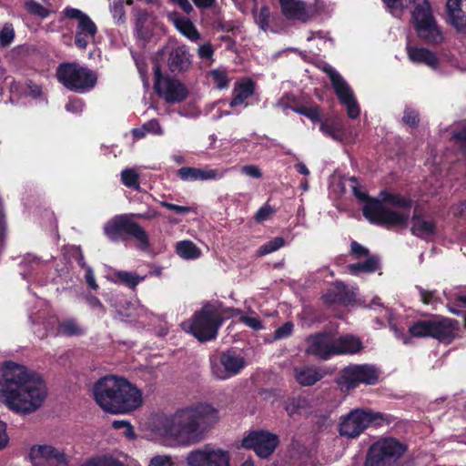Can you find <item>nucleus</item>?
Returning <instances> with one entry per match:
<instances>
[{
	"label": "nucleus",
	"mask_w": 466,
	"mask_h": 466,
	"mask_svg": "<svg viewBox=\"0 0 466 466\" xmlns=\"http://www.w3.org/2000/svg\"><path fill=\"white\" fill-rule=\"evenodd\" d=\"M46 382L34 370L14 361L0 369V401L11 411L28 415L39 410L46 400Z\"/></svg>",
	"instance_id": "1"
},
{
	"label": "nucleus",
	"mask_w": 466,
	"mask_h": 466,
	"mask_svg": "<svg viewBox=\"0 0 466 466\" xmlns=\"http://www.w3.org/2000/svg\"><path fill=\"white\" fill-rule=\"evenodd\" d=\"M219 420V412L213 405L199 402L177 410L165 421V431L183 445L203 441Z\"/></svg>",
	"instance_id": "2"
},
{
	"label": "nucleus",
	"mask_w": 466,
	"mask_h": 466,
	"mask_svg": "<svg viewBox=\"0 0 466 466\" xmlns=\"http://www.w3.org/2000/svg\"><path fill=\"white\" fill-rule=\"evenodd\" d=\"M93 395L96 404L111 414L132 412L143 403L142 391L127 379L115 375L100 378L94 384Z\"/></svg>",
	"instance_id": "3"
},
{
	"label": "nucleus",
	"mask_w": 466,
	"mask_h": 466,
	"mask_svg": "<svg viewBox=\"0 0 466 466\" xmlns=\"http://www.w3.org/2000/svg\"><path fill=\"white\" fill-rule=\"evenodd\" d=\"M380 198L370 199L362 208L365 218L371 224L387 229L406 228L410 219L411 198L388 190L380 192Z\"/></svg>",
	"instance_id": "4"
},
{
	"label": "nucleus",
	"mask_w": 466,
	"mask_h": 466,
	"mask_svg": "<svg viewBox=\"0 0 466 466\" xmlns=\"http://www.w3.org/2000/svg\"><path fill=\"white\" fill-rule=\"evenodd\" d=\"M238 311L233 308H228L223 313ZM225 321V318L218 307L207 302L202 308L193 314L189 330L199 341L205 342L217 338L218 329Z\"/></svg>",
	"instance_id": "5"
},
{
	"label": "nucleus",
	"mask_w": 466,
	"mask_h": 466,
	"mask_svg": "<svg viewBox=\"0 0 466 466\" xmlns=\"http://www.w3.org/2000/svg\"><path fill=\"white\" fill-rule=\"evenodd\" d=\"M458 329V320L436 314L414 321L409 327V334L412 338H432L440 342L451 343Z\"/></svg>",
	"instance_id": "6"
},
{
	"label": "nucleus",
	"mask_w": 466,
	"mask_h": 466,
	"mask_svg": "<svg viewBox=\"0 0 466 466\" xmlns=\"http://www.w3.org/2000/svg\"><path fill=\"white\" fill-rule=\"evenodd\" d=\"M396 418L390 414L374 412L363 409H354L341 418L339 432L347 438L360 436L368 427L390 425Z\"/></svg>",
	"instance_id": "7"
},
{
	"label": "nucleus",
	"mask_w": 466,
	"mask_h": 466,
	"mask_svg": "<svg viewBox=\"0 0 466 466\" xmlns=\"http://www.w3.org/2000/svg\"><path fill=\"white\" fill-rule=\"evenodd\" d=\"M130 215H116L104 227L105 235L113 242L126 241L133 238L137 242V248L143 251L150 247L149 238L146 230Z\"/></svg>",
	"instance_id": "8"
},
{
	"label": "nucleus",
	"mask_w": 466,
	"mask_h": 466,
	"mask_svg": "<svg viewBox=\"0 0 466 466\" xmlns=\"http://www.w3.org/2000/svg\"><path fill=\"white\" fill-rule=\"evenodd\" d=\"M56 78L67 90L78 94L91 91L97 83L96 73L76 62L60 64Z\"/></svg>",
	"instance_id": "9"
},
{
	"label": "nucleus",
	"mask_w": 466,
	"mask_h": 466,
	"mask_svg": "<svg viewBox=\"0 0 466 466\" xmlns=\"http://www.w3.org/2000/svg\"><path fill=\"white\" fill-rule=\"evenodd\" d=\"M414 5L411 21L418 37L426 44L437 45L443 36L439 29L429 0H409Z\"/></svg>",
	"instance_id": "10"
},
{
	"label": "nucleus",
	"mask_w": 466,
	"mask_h": 466,
	"mask_svg": "<svg viewBox=\"0 0 466 466\" xmlns=\"http://www.w3.org/2000/svg\"><path fill=\"white\" fill-rule=\"evenodd\" d=\"M406 451L407 446L395 438L381 439L370 447L364 466H400Z\"/></svg>",
	"instance_id": "11"
},
{
	"label": "nucleus",
	"mask_w": 466,
	"mask_h": 466,
	"mask_svg": "<svg viewBox=\"0 0 466 466\" xmlns=\"http://www.w3.org/2000/svg\"><path fill=\"white\" fill-rule=\"evenodd\" d=\"M380 380V370L371 364H351L345 367L336 382L341 390L349 391L360 384L375 385Z\"/></svg>",
	"instance_id": "12"
},
{
	"label": "nucleus",
	"mask_w": 466,
	"mask_h": 466,
	"mask_svg": "<svg viewBox=\"0 0 466 466\" xmlns=\"http://www.w3.org/2000/svg\"><path fill=\"white\" fill-rule=\"evenodd\" d=\"M280 443L279 435L267 430L250 431L241 441V446L260 459L269 458Z\"/></svg>",
	"instance_id": "13"
},
{
	"label": "nucleus",
	"mask_w": 466,
	"mask_h": 466,
	"mask_svg": "<svg viewBox=\"0 0 466 466\" xmlns=\"http://www.w3.org/2000/svg\"><path fill=\"white\" fill-rule=\"evenodd\" d=\"M153 70L154 89L160 97L167 103H180L187 97L188 92L186 86L177 79L164 76L157 62L154 64Z\"/></svg>",
	"instance_id": "14"
},
{
	"label": "nucleus",
	"mask_w": 466,
	"mask_h": 466,
	"mask_svg": "<svg viewBox=\"0 0 466 466\" xmlns=\"http://www.w3.org/2000/svg\"><path fill=\"white\" fill-rule=\"evenodd\" d=\"M245 365L244 357L233 350L223 351L218 357L210 359V368L213 376L222 380L238 375Z\"/></svg>",
	"instance_id": "15"
},
{
	"label": "nucleus",
	"mask_w": 466,
	"mask_h": 466,
	"mask_svg": "<svg viewBox=\"0 0 466 466\" xmlns=\"http://www.w3.org/2000/svg\"><path fill=\"white\" fill-rule=\"evenodd\" d=\"M187 466H230V454L228 451L205 445L191 451L186 458Z\"/></svg>",
	"instance_id": "16"
},
{
	"label": "nucleus",
	"mask_w": 466,
	"mask_h": 466,
	"mask_svg": "<svg viewBox=\"0 0 466 466\" xmlns=\"http://www.w3.org/2000/svg\"><path fill=\"white\" fill-rule=\"evenodd\" d=\"M305 352L320 360H329L337 356L335 348V336L330 331L322 330L309 335L306 338Z\"/></svg>",
	"instance_id": "17"
},
{
	"label": "nucleus",
	"mask_w": 466,
	"mask_h": 466,
	"mask_svg": "<svg viewBox=\"0 0 466 466\" xmlns=\"http://www.w3.org/2000/svg\"><path fill=\"white\" fill-rule=\"evenodd\" d=\"M325 72L330 79L338 99L346 106L348 116L351 119L359 117L360 109L349 84L336 70L329 68Z\"/></svg>",
	"instance_id": "18"
},
{
	"label": "nucleus",
	"mask_w": 466,
	"mask_h": 466,
	"mask_svg": "<svg viewBox=\"0 0 466 466\" xmlns=\"http://www.w3.org/2000/svg\"><path fill=\"white\" fill-rule=\"evenodd\" d=\"M63 13L66 18L78 21L75 35V45L80 49H86L88 45V38H94L97 33L96 25L86 14L77 8L67 6Z\"/></svg>",
	"instance_id": "19"
},
{
	"label": "nucleus",
	"mask_w": 466,
	"mask_h": 466,
	"mask_svg": "<svg viewBox=\"0 0 466 466\" xmlns=\"http://www.w3.org/2000/svg\"><path fill=\"white\" fill-rule=\"evenodd\" d=\"M29 457L35 466H66L68 464L64 451L50 445L33 446Z\"/></svg>",
	"instance_id": "20"
},
{
	"label": "nucleus",
	"mask_w": 466,
	"mask_h": 466,
	"mask_svg": "<svg viewBox=\"0 0 466 466\" xmlns=\"http://www.w3.org/2000/svg\"><path fill=\"white\" fill-rule=\"evenodd\" d=\"M177 177L183 181L218 180L223 177V172L218 169L183 167L177 169Z\"/></svg>",
	"instance_id": "21"
},
{
	"label": "nucleus",
	"mask_w": 466,
	"mask_h": 466,
	"mask_svg": "<svg viewBox=\"0 0 466 466\" xmlns=\"http://www.w3.org/2000/svg\"><path fill=\"white\" fill-rule=\"evenodd\" d=\"M191 56L186 46L173 48L167 58V66L171 73L177 74L187 71L191 66Z\"/></svg>",
	"instance_id": "22"
},
{
	"label": "nucleus",
	"mask_w": 466,
	"mask_h": 466,
	"mask_svg": "<svg viewBox=\"0 0 466 466\" xmlns=\"http://www.w3.org/2000/svg\"><path fill=\"white\" fill-rule=\"evenodd\" d=\"M282 15L289 20H298L306 23L310 15L306 5L301 0H279Z\"/></svg>",
	"instance_id": "23"
},
{
	"label": "nucleus",
	"mask_w": 466,
	"mask_h": 466,
	"mask_svg": "<svg viewBox=\"0 0 466 466\" xmlns=\"http://www.w3.org/2000/svg\"><path fill=\"white\" fill-rule=\"evenodd\" d=\"M411 223L412 226L410 228V232L413 236L419 238L427 239L437 233V225L435 220L425 219L424 216L418 213L417 210L412 214Z\"/></svg>",
	"instance_id": "24"
},
{
	"label": "nucleus",
	"mask_w": 466,
	"mask_h": 466,
	"mask_svg": "<svg viewBox=\"0 0 466 466\" xmlns=\"http://www.w3.org/2000/svg\"><path fill=\"white\" fill-rule=\"evenodd\" d=\"M325 374L326 373L322 369L314 365H305L294 368L295 380L303 387L315 385L324 378Z\"/></svg>",
	"instance_id": "25"
},
{
	"label": "nucleus",
	"mask_w": 466,
	"mask_h": 466,
	"mask_svg": "<svg viewBox=\"0 0 466 466\" xmlns=\"http://www.w3.org/2000/svg\"><path fill=\"white\" fill-rule=\"evenodd\" d=\"M446 11L454 27L458 30L466 28V0H447Z\"/></svg>",
	"instance_id": "26"
},
{
	"label": "nucleus",
	"mask_w": 466,
	"mask_h": 466,
	"mask_svg": "<svg viewBox=\"0 0 466 466\" xmlns=\"http://www.w3.org/2000/svg\"><path fill=\"white\" fill-rule=\"evenodd\" d=\"M334 342L337 356L357 354L364 348L360 339L352 334H345L337 338L335 337Z\"/></svg>",
	"instance_id": "27"
},
{
	"label": "nucleus",
	"mask_w": 466,
	"mask_h": 466,
	"mask_svg": "<svg viewBox=\"0 0 466 466\" xmlns=\"http://www.w3.org/2000/svg\"><path fill=\"white\" fill-rule=\"evenodd\" d=\"M322 300L326 305H347L352 300V294L343 282L337 281L332 289H329L322 295Z\"/></svg>",
	"instance_id": "28"
},
{
	"label": "nucleus",
	"mask_w": 466,
	"mask_h": 466,
	"mask_svg": "<svg viewBox=\"0 0 466 466\" xmlns=\"http://www.w3.org/2000/svg\"><path fill=\"white\" fill-rule=\"evenodd\" d=\"M407 54L412 63L424 64L431 68L439 66L436 54L427 48L407 46Z\"/></svg>",
	"instance_id": "29"
},
{
	"label": "nucleus",
	"mask_w": 466,
	"mask_h": 466,
	"mask_svg": "<svg viewBox=\"0 0 466 466\" xmlns=\"http://www.w3.org/2000/svg\"><path fill=\"white\" fill-rule=\"evenodd\" d=\"M255 86V82L250 78L238 83L233 89V97L229 103L230 107H236L244 104L248 98L253 96Z\"/></svg>",
	"instance_id": "30"
},
{
	"label": "nucleus",
	"mask_w": 466,
	"mask_h": 466,
	"mask_svg": "<svg viewBox=\"0 0 466 466\" xmlns=\"http://www.w3.org/2000/svg\"><path fill=\"white\" fill-rule=\"evenodd\" d=\"M173 23L176 28L186 37L191 41H198L200 34L197 30L195 25L188 18L174 14Z\"/></svg>",
	"instance_id": "31"
},
{
	"label": "nucleus",
	"mask_w": 466,
	"mask_h": 466,
	"mask_svg": "<svg viewBox=\"0 0 466 466\" xmlns=\"http://www.w3.org/2000/svg\"><path fill=\"white\" fill-rule=\"evenodd\" d=\"M319 129L326 137L339 139L343 130L342 121L340 117L335 116L327 117L323 121H320Z\"/></svg>",
	"instance_id": "32"
},
{
	"label": "nucleus",
	"mask_w": 466,
	"mask_h": 466,
	"mask_svg": "<svg viewBox=\"0 0 466 466\" xmlns=\"http://www.w3.org/2000/svg\"><path fill=\"white\" fill-rule=\"evenodd\" d=\"M380 268V260L376 256H370L363 262L350 264L348 270L350 274L358 276L361 272L373 273Z\"/></svg>",
	"instance_id": "33"
},
{
	"label": "nucleus",
	"mask_w": 466,
	"mask_h": 466,
	"mask_svg": "<svg viewBox=\"0 0 466 466\" xmlns=\"http://www.w3.org/2000/svg\"><path fill=\"white\" fill-rule=\"evenodd\" d=\"M309 406V403L307 398L300 395L289 397L284 401V409L290 417L300 415Z\"/></svg>",
	"instance_id": "34"
},
{
	"label": "nucleus",
	"mask_w": 466,
	"mask_h": 466,
	"mask_svg": "<svg viewBox=\"0 0 466 466\" xmlns=\"http://www.w3.org/2000/svg\"><path fill=\"white\" fill-rule=\"evenodd\" d=\"M57 334L66 337L80 336L84 334V329L78 325L75 319H67L63 321H58Z\"/></svg>",
	"instance_id": "35"
},
{
	"label": "nucleus",
	"mask_w": 466,
	"mask_h": 466,
	"mask_svg": "<svg viewBox=\"0 0 466 466\" xmlns=\"http://www.w3.org/2000/svg\"><path fill=\"white\" fill-rule=\"evenodd\" d=\"M285 108H289L293 112L298 113L299 115L305 116L313 123L321 121L320 108L319 106H291L289 104L284 105Z\"/></svg>",
	"instance_id": "36"
},
{
	"label": "nucleus",
	"mask_w": 466,
	"mask_h": 466,
	"mask_svg": "<svg viewBox=\"0 0 466 466\" xmlns=\"http://www.w3.org/2000/svg\"><path fill=\"white\" fill-rule=\"evenodd\" d=\"M177 253L186 259H194L199 257L198 248L190 240H183L177 243Z\"/></svg>",
	"instance_id": "37"
},
{
	"label": "nucleus",
	"mask_w": 466,
	"mask_h": 466,
	"mask_svg": "<svg viewBox=\"0 0 466 466\" xmlns=\"http://www.w3.org/2000/svg\"><path fill=\"white\" fill-rule=\"evenodd\" d=\"M285 245V239L282 237H276L272 239L267 241L262 246L258 248L257 250V255L258 257L266 256L272 252L279 250Z\"/></svg>",
	"instance_id": "38"
},
{
	"label": "nucleus",
	"mask_w": 466,
	"mask_h": 466,
	"mask_svg": "<svg viewBox=\"0 0 466 466\" xmlns=\"http://www.w3.org/2000/svg\"><path fill=\"white\" fill-rule=\"evenodd\" d=\"M82 466H123V464L111 456L104 455L91 458Z\"/></svg>",
	"instance_id": "39"
},
{
	"label": "nucleus",
	"mask_w": 466,
	"mask_h": 466,
	"mask_svg": "<svg viewBox=\"0 0 466 466\" xmlns=\"http://www.w3.org/2000/svg\"><path fill=\"white\" fill-rule=\"evenodd\" d=\"M139 176L132 168H126L121 172L122 183L130 188H137L139 187Z\"/></svg>",
	"instance_id": "40"
},
{
	"label": "nucleus",
	"mask_w": 466,
	"mask_h": 466,
	"mask_svg": "<svg viewBox=\"0 0 466 466\" xmlns=\"http://www.w3.org/2000/svg\"><path fill=\"white\" fill-rule=\"evenodd\" d=\"M116 277L120 282L131 289H135L140 280L143 279V278H139L137 275L128 271H118L116 273Z\"/></svg>",
	"instance_id": "41"
},
{
	"label": "nucleus",
	"mask_w": 466,
	"mask_h": 466,
	"mask_svg": "<svg viewBox=\"0 0 466 466\" xmlns=\"http://www.w3.org/2000/svg\"><path fill=\"white\" fill-rule=\"evenodd\" d=\"M25 5L28 13L43 19L48 17L50 15V11L48 9L35 0L26 1Z\"/></svg>",
	"instance_id": "42"
},
{
	"label": "nucleus",
	"mask_w": 466,
	"mask_h": 466,
	"mask_svg": "<svg viewBox=\"0 0 466 466\" xmlns=\"http://www.w3.org/2000/svg\"><path fill=\"white\" fill-rule=\"evenodd\" d=\"M277 213V208L266 202L255 214L254 219L257 223H263Z\"/></svg>",
	"instance_id": "43"
},
{
	"label": "nucleus",
	"mask_w": 466,
	"mask_h": 466,
	"mask_svg": "<svg viewBox=\"0 0 466 466\" xmlns=\"http://www.w3.org/2000/svg\"><path fill=\"white\" fill-rule=\"evenodd\" d=\"M451 138L459 145V148L462 155L466 157V126L453 130Z\"/></svg>",
	"instance_id": "44"
},
{
	"label": "nucleus",
	"mask_w": 466,
	"mask_h": 466,
	"mask_svg": "<svg viewBox=\"0 0 466 466\" xmlns=\"http://www.w3.org/2000/svg\"><path fill=\"white\" fill-rule=\"evenodd\" d=\"M402 122L411 128H415L420 124V115L413 108H406L403 112Z\"/></svg>",
	"instance_id": "45"
},
{
	"label": "nucleus",
	"mask_w": 466,
	"mask_h": 466,
	"mask_svg": "<svg viewBox=\"0 0 466 466\" xmlns=\"http://www.w3.org/2000/svg\"><path fill=\"white\" fill-rule=\"evenodd\" d=\"M270 9L268 5L260 7L258 15L256 18L257 24L263 31H267L269 26Z\"/></svg>",
	"instance_id": "46"
},
{
	"label": "nucleus",
	"mask_w": 466,
	"mask_h": 466,
	"mask_svg": "<svg viewBox=\"0 0 466 466\" xmlns=\"http://www.w3.org/2000/svg\"><path fill=\"white\" fill-rule=\"evenodd\" d=\"M112 427L116 430L123 429V434L129 439H133L136 436L134 428L128 420H114L112 422Z\"/></svg>",
	"instance_id": "47"
},
{
	"label": "nucleus",
	"mask_w": 466,
	"mask_h": 466,
	"mask_svg": "<svg viewBox=\"0 0 466 466\" xmlns=\"http://www.w3.org/2000/svg\"><path fill=\"white\" fill-rule=\"evenodd\" d=\"M15 38V31L11 25H5L0 32V46H8Z\"/></svg>",
	"instance_id": "48"
},
{
	"label": "nucleus",
	"mask_w": 466,
	"mask_h": 466,
	"mask_svg": "<svg viewBox=\"0 0 466 466\" xmlns=\"http://www.w3.org/2000/svg\"><path fill=\"white\" fill-rule=\"evenodd\" d=\"M350 181L353 182L354 184L351 186L352 187V192H353V195L355 196V198L360 201V202H365L364 205L368 204V202L372 199L373 198H370L368 193L364 190H362L360 187H359V183H358V179L355 177H352L350 178Z\"/></svg>",
	"instance_id": "49"
},
{
	"label": "nucleus",
	"mask_w": 466,
	"mask_h": 466,
	"mask_svg": "<svg viewBox=\"0 0 466 466\" xmlns=\"http://www.w3.org/2000/svg\"><path fill=\"white\" fill-rule=\"evenodd\" d=\"M420 300L425 305H431L438 301L437 292L436 290H426L421 287H417Z\"/></svg>",
	"instance_id": "50"
},
{
	"label": "nucleus",
	"mask_w": 466,
	"mask_h": 466,
	"mask_svg": "<svg viewBox=\"0 0 466 466\" xmlns=\"http://www.w3.org/2000/svg\"><path fill=\"white\" fill-rule=\"evenodd\" d=\"M293 323L290 321L285 322L283 325L279 327L274 332V338L280 339L288 338L293 331Z\"/></svg>",
	"instance_id": "51"
},
{
	"label": "nucleus",
	"mask_w": 466,
	"mask_h": 466,
	"mask_svg": "<svg viewBox=\"0 0 466 466\" xmlns=\"http://www.w3.org/2000/svg\"><path fill=\"white\" fill-rule=\"evenodd\" d=\"M350 252L356 258L370 255V250L355 240L350 243Z\"/></svg>",
	"instance_id": "52"
},
{
	"label": "nucleus",
	"mask_w": 466,
	"mask_h": 466,
	"mask_svg": "<svg viewBox=\"0 0 466 466\" xmlns=\"http://www.w3.org/2000/svg\"><path fill=\"white\" fill-rule=\"evenodd\" d=\"M212 76L215 84L220 89H223L228 85V78L225 72H221L218 70L212 71Z\"/></svg>",
	"instance_id": "53"
},
{
	"label": "nucleus",
	"mask_w": 466,
	"mask_h": 466,
	"mask_svg": "<svg viewBox=\"0 0 466 466\" xmlns=\"http://www.w3.org/2000/svg\"><path fill=\"white\" fill-rule=\"evenodd\" d=\"M160 205L163 208H166L167 209L172 210V211H174L177 214H181V215L187 214L193 210L192 208H190V207L178 206L176 204L169 203L167 201H160Z\"/></svg>",
	"instance_id": "54"
},
{
	"label": "nucleus",
	"mask_w": 466,
	"mask_h": 466,
	"mask_svg": "<svg viewBox=\"0 0 466 466\" xmlns=\"http://www.w3.org/2000/svg\"><path fill=\"white\" fill-rule=\"evenodd\" d=\"M144 129H146L147 133L153 135H162L163 130L157 119H151L146 122L144 125Z\"/></svg>",
	"instance_id": "55"
},
{
	"label": "nucleus",
	"mask_w": 466,
	"mask_h": 466,
	"mask_svg": "<svg viewBox=\"0 0 466 466\" xmlns=\"http://www.w3.org/2000/svg\"><path fill=\"white\" fill-rule=\"evenodd\" d=\"M240 321L254 330H259L263 328L262 322L258 318L250 316H241Z\"/></svg>",
	"instance_id": "56"
},
{
	"label": "nucleus",
	"mask_w": 466,
	"mask_h": 466,
	"mask_svg": "<svg viewBox=\"0 0 466 466\" xmlns=\"http://www.w3.org/2000/svg\"><path fill=\"white\" fill-rule=\"evenodd\" d=\"M173 462L171 461V458L165 455H157L153 457L148 466H172Z\"/></svg>",
	"instance_id": "57"
},
{
	"label": "nucleus",
	"mask_w": 466,
	"mask_h": 466,
	"mask_svg": "<svg viewBox=\"0 0 466 466\" xmlns=\"http://www.w3.org/2000/svg\"><path fill=\"white\" fill-rule=\"evenodd\" d=\"M83 107H84V103L79 98L71 99L66 105V111L72 112L75 114L82 112Z\"/></svg>",
	"instance_id": "58"
},
{
	"label": "nucleus",
	"mask_w": 466,
	"mask_h": 466,
	"mask_svg": "<svg viewBox=\"0 0 466 466\" xmlns=\"http://www.w3.org/2000/svg\"><path fill=\"white\" fill-rule=\"evenodd\" d=\"M214 55V48L210 43L199 46L198 56L201 59H211Z\"/></svg>",
	"instance_id": "59"
},
{
	"label": "nucleus",
	"mask_w": 466,
	"mask_h": 466,
	"mask_svg": "<svg viewBox=\"0 0 466 466\" xmlns=\"http://www.w3.org/2000/svg\"><path fill=\"white\" fill-rule=\"evenodd\" d=\"M28 94L31 97L36 99L41 97L43 94L42 86L29 80L27 83Z\"/></svg>",
	"instance_id": "60"
},
{
	"label": "nucleus",
	"mask_w": 466,
	"mask_h": 466,
	"mask_svg": "<svg viewBox=\"0 0 466 466\" xmlns=\"http://www.w3.org/2000/svg\"><path fill=\"white\" fill-rule=\"evenodd\" d=\"M85 279H86V282L87 286L91 289L96 290L98 289V285H97V283L96 281V279H95L94 271H93V269L90 267H87L86 268Z\"/></svg>",
	"instance_id": "61"
},
{
	"label": "nucleus",
	"mask_w": 466,
	"mask_h": 466,
	"mask_svg": "<svg viewBox=\"0 0 466 466\" xmlns=\"http://www.w3.org/2000/svg\"><path fill=\"white\" fill-rule=\"evenodd\" d=\"M86 301L91 309H98L102 313L105 312V307L97 297L89 294L86 297Z\"/></svg>",
	"instance_id": "62"
},
{
	"label": "nucleus",
	"mask_w": 466,
	"mask_h": 466,
	"mask_svg": "<svg viewBox=\"0 0 466 466\" xmlns=\"http://www.w3.org/2000/svg\"><path fill=\"white\" fill-rule=\"evenodd\" d=\"M243 172L254 178H260L262 177V172L257 166L249 165L243 167Z\"/></svg>",
	"instance_id": "63"
},
{
	"label": "nucleus",
	"mask_w": 466,
	"mask_h": 466,
	"mask_svg": "<svg viewBox=\"0 0 466 466\" xmlns=\"http://www.w3.org/2000/svg\"><path fill=\"white\" fill-rule=\"evenodd\" d=\"M9 438L6 433V424L0 420V450H3L8 444Z\"/></svg>",
	"instance_id": "64"
}]
</instances>
